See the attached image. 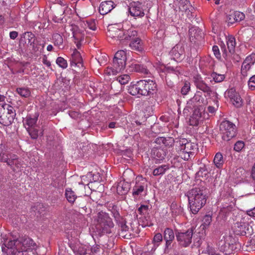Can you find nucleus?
Returning <instances> with one entry per match:
<instances>
[{"mask_svg": "<svg viewBox=\"0 0 255 255\" xmlns=\"http://www.w3.org/2000/svg\"><path fill=\"white\" fill-rule=\"evenodd\" d=\"M98 228L103 234H110L111 229L114 227L112 219L105 214H100L98 216Z\"/></svg>", "mask_w": 255, "mask_h": 255, "instance_id": "0eeeda50", "label": "nucleus"}, {"mask_svg": "<svg viewBox=\"0 0 255 255\" xmlns=\"http://www.w3.org/2000/svg\"><path fill=\"white\" fill-rule=\"evenodd\" d=\"M11 154L6 153L3 149L0 148V161L6 163Z\"/></svg>", "mask_w": 255, "mask_h": 255, "instance_id": "09e8293b", "label": "nucleus"}, {"mask_svg": "<svg viewBox=\"0 0 255 255\" xmlns=\"http://www.w3.org/2000/svg\"><path fill=\"white\" fill-rule=\"evenodd\" d=\"M245 18V15L244 13L236 11L227 15V21L228 25H230L243 20Z\"/></svg>", "mask_w": 255, "mask_h": 255, "instance_id": "f3484780", "label": "nucleus"}, {"mask_svg": "<svg viewBox=\"0 0 255 255\" xmlns=\"http://www.w3.org/2000/svg\"><path fill=\"white\" fill-rule=\"evenodd\" d=\"M203 102L204 98L201 96V92H197L194 96L187 102V108L190 109L202 108L201 104Z\"/></svg>", "mask_w": 255, "mask_h": 255, "instance_id": "4468645a", "label": "nucleus"}, {"mask_svg": "<svg viewBox=\"0 0 255 255\" xmlns=\"http://www.w3.org/2000/svg\"><path fill=\"white\" fill-rule=\"evenodd\" d=\"M174 141L173 138L171 137H168L167 138L164 137H159L155 139V142L157 144H163L166 146H171Z\"/></svg>", "mask_w": 255, "mask_h": 255, "instance_id": "f704fd0d", "label": "nucleus"}, {"mask_svg": "<svg viewBox=\"0 0 255 255\" xmlns=\"http://www.w3.org/2000/svg\"><path fill=\"white\" fill-rule=\"evenodd\" d=\"M6 109L7 110V114L9 115V116L8 117V118H12V123L13 122V120L15 118V117L16 116V114L15 112V111L14 110L13 108L9 105H6Z\"/></svg>", "mask_w": 255, "mask_h": 255, "instance_id": "5fc2aeb1", "label": "nucleus"}, {"mask_svg": "<svg viewBox=\"0 0 255 255\" xmlns=\"http://www.w3.org/2000/svg\"><path fill=\"white\" fill-rule=\"evenodd\" d=\"M33 211L37 212L39 214L42 213L46 209V207L44 206L43 204L41 203H37L36 204L32 207Z\"/></svg>", "mask_w": 255, "mask_h": 255, "instance_id": "8fccbe9b", "label": "nucleus"}, {"mask_svg": "<svg viewBox=\"0 0 255 255\" xmlns=\"http://www.w3.org/2000/svg\"><path fill=\"white\" fill-rule=\"evenodd\" d=\"M56 2L57 3L61 5V7L57 12V14L62 15L64 14L66 9L68 7V6L66 5L67 2L64 0H56Z\"/></svg>", "mask_w": 255, "mask_h": 255, "instance_id": "a18cd8bd", "label": "nucleus"}, {"mask_svg": "<svg viewBox=\"0 0 255 255\" xmlns=\"http://www.w3.org/2000/svg\"><path fill=\"white\" fill-rule=\"evenodd\" d=\"M65 196L69 203L74 204L78 196L71 188H67L65 190Z\"/></svg>", "mask_w": 255, "mask_h": 255, "instance_id": "473e14b6", "label": "nucleus"}, {"mask_svg": "<svg viewBox=\"0 0 255 255\" xmlns=\"http://www.w3.org/2000/svg\"><path fill=\"white\" fill-rule=\"evenodd\" d=\"M214 163L218 168H220L223 165L224 163V159L223 155L221 153L218 152L216 154L214 159Z\"/></svg>", "mask_w": 255, "mask_h": 255, "instance_id": "37998d69", "label": "nucleus"}, {"mask_svg": "<svg viewBox=\"0 0 255 255\" xmlns=\"http://www.w3.org/2000/svg\"><path fill=\"white\" fill-rule=\"evenodd\" d=\"M56 63L57 65H59V67L63 69L66 68L68 66L67 61L61 57H58L57 58Z\"/></svg>", "mask_w": 255, "mask_h": 255, "instance_id": "864d4df0", "label": "nucleus"}, {"mask_svg": "<svg viewBox=\"0 0 255 255\" xmlns=\"http://www.w3.org/2000/svg\"><path fill=\"white\" fill-rule=\"evenodd\" d=\"M52 39L55 45L58 46L62 45L63 39L62 36L60 34L58 33L54 34L52 36Z\"/></svg>", "mask_w": 255, "mask_h": 255, "instance_id": "de8ad7c7", "label": "nucleus"}, {"mask_svg": "<svg viewBox=\"0 0 255 255\" xmlns=\"http://www.w3.org/2000/svg\"><path fill=\"white\" fill-rule=\"evenodd\" d=\"M71 66H77L79 67H83V60L80 52L76 49H74L70 59Z\"/></svg>", "mask_w": 255, "mask_h": 255, "instance_id": "aec40b11", "label": "nucleus"}, {"mask_svg": "<svg viewBox=\"0 0 255 255\" xmlns=\"http://www.w3.org/2000/svg\"><path fill=\"white\" fill-rule=\"evenodd\" d=\"M76 205L79 208L85 210L86 208L87 203V197L84 196H78L76 200L74 202Z\"/></svg>", "mask_w": 255, "mask_h": 255, "instance_id": "4c0bfd02", "label": "nucleus"}, {"mask_svg": "<svg viewBox=\"0 0 255 255\" xmlns=\"http://www.w3.org/2000/svg\"><path fill=\"white\" fill-rule=\"evenodd\" d=\"M12 123V118H8L6 120H4L2 116H0V124L5 126H8Z\"/></svg>", "mask_w": 255, "mask_h": 255, "instance_id": "bf43d9fd", "label": "nucleus"}, {"mask_svg": "<svg viewBox=\"0 0 255 255\" xmlns=\"http://www.w3.org/2000/svg\"><path fill=\"white\" fill-rule=\"evenodd\" d=\"M26 130L28 131L31 138L33 139H37L39 135L42 136L43 134V131H39L37 127H28L26 128Z\"/></svg>", "mask_w": 255, "mask_h": 255, "instance_id": "7c9ffc66", "label": "nucleus"}, {"mask_svg": "<svg viewBox=\"0 0 255 255\" xmlns=\"http://www.w3.org/2000/svg\"><path fill=\"white\" fill-rule=\"evenodd\" d=\"M128 11L130 15L134 17H143L144 15V12L140 2H132L128 6Z\"/></svg>", "mask_w": 255, "mask_h": 255, "instance_id": "ddd939ff", "label": "nucleus"}, {"mask_svg": "<svg viewBox=\"0 0 255 255\" xmlns=\"http://www.w3.org/2000/svg\"><path fill=\"white\" fill-rule=\"evenodd\" d=\"M116 6L112 0L102 1L99 6V11L101 14L105 15L110 12Z\"/></svg>", "mask_w": 255, "mask_h": 255, "instance_id": "a211bd4d", "label": "nucleus"}, {"mask_svg": "<svg viewBox=\"0 0 255 255\" xmlns=\"http://www.w3.org/2000/svg\"><path fill=\"white\" fill-rule=\"evenodd\" d=\"M16 91L20 96L24 98H28L31 95L30 91L28 88H17Z\"/></svg>", "mask_w": 255, "mask_h": 255, "instance_id": "79ce46f5", "label": "nucleus"}, {"mask_svg": "<svg viewBox=\"0 0 255 255\" xmlns=\"http://www.w3.org/2000/svg\"><path fill=\"white\" fill-rule=\"evenodd\" d=\"M167 70L169 72H173L175 73L176 75H178L179 74H180V69L178 67H174L172 66H169L167 68Z\"/></svg>", "mask_w": 255, "mask_h": 255, "instance_id": "774afa93", "label": "nucleus"}, {"mask_svg": "<svg viewBox=\"0 0 255 255\" xmlns=\"http://www.w3.org/2000/svg\"><path fill=\"white\" fill-rule=\"evenodd\" d=\"M137 35L133 39H128L125 41V42H128V41H130L129 43V46L132 50H135L137 52H141L143 49L142 46V44L141 43V40L138 37H136Z\"/></svg>", "mask_w": 255, "mask_h": 255, "instance_id": "5701e85b", "label": "nucleus"}, {"mask_svg": "<svg viewBox=\"0 0 255 255\" xmlns=\"http://www.w3.org/2000/svg\"><path fill=\"white\" fill-rule=\"evenodd\" d=\"M248 86L251 90H255V75L250 78L248 81Z\"/></svg>", "mask_w": 255, "mask_h": 255, "instance_id": "0e129e2a", "label": "nucleus"}, {"mask_svg": "<svg viewBox=\"0 0 255 255\" xmlns=\"http://www.w3.org/2000/svg\"><path fill=\"white\" fill-rule=\"evenodd\" d=\"M208 190L204 185L195 187L187 192L189 205L191 212L196 214L206 204Z\"/></svg>", "mask_w": 255, "mask_h": 255, "instance_id": "f257e3e1", "label": "nucleus"}, {"mask_svg": "<svg viewBox=\"0 0 255 255\" xmlns=\"http://www.w3.org/2000/svg\"><path fill=\"white\" fill-rule=\"evenodd\" d=\"M130 80V77L128 74L121 75L117 78V80L122 85L127 84Z\"/></svg>", "mask_w": 255, "mask_h": 255, "instance_id": "3c124183", "label": "nucleus"}, {"mask_svg": "<svg viewBox=\"0 0 255 255\" xmlns=\"http://www.w3.org/2000/svg\"><path fill=\"white\" fill-rule=\"evenodd\" d=\"M192 115L189 119L190 125L193 126H197L201 121L202 108H194Z\"/></svg>", "mask_w": 255, "mask_h": 255, "instance_id": "412c9836", "label": "nucleus"}, {"mask_svg": "<svg viewBox=\"0 0 255 255\" xmlns=\"http://www.w3.org/2000/svg\"><path fill=\"white\" fill-rule=\"evenodd\" d=\"M230 245V243H226L224 240H221L218 242L219 250L225 255L231 254Z\"/></svg>", "mask_w": 255, "mask_h": 255, "instance_id": "bb28decb", "label": "nucleus"}, {"mask_svg": "<svg viewBox=\"0 0 255 255\" xmlns=\"http://www.w3.org/2000/svg\"><path fill=\"white\" fill-rule=\"evenodd\" d=\"M137 34L136 30L132 28L125 30L118 24L111 25L108 27V36L119 40L122 43H124L128 39H133Z\"/></svg>", "mask_w": 255, "mask_h": 255, "instance_id": "7ed1b4c3", "label": "nucleus"}, {"mask_svg": "<svg viewBox=\"0 0 255 255\" xmlns=\"http://www.w3.org/2000/svg\"><path fill=\"white\" fill-rule=\"evenodd\" d=\"M152 155L153 157L156 159L162 160L166 156V153L162 148H153L152 150Z\"/></svg>", "mask_w": 255, "mask_h": 255, "instance_id": "2f4dec72", "label": "nucleus"}, {"mask_svg": "<svg viewBox=\"0 0 255 255\" xmlns=\"http://www.w3.org/2000/svg\"><path fill=\"white\" fill-rule=\"evenodd\" d=\"M147 187V181L142 177H137L135 185L132 189V195L134 197L141 195L142 193L146 190Z\"/></svg>", "mask_w": 255, "mask_h": 255, "instance_id": "9b49d317", "label": "nucleus"}, {"mask_svg": "<svg viewBox=\"0 0 255 255\" xmlns=\"http://www.w3.org/2000/svg\"><path fill=\"white\" fill-rule=\"evenodd\" d=\"M231 101L234 105L237 108H240L242 105V100L238 94H237L235 98L231 99Z\"/></svg>", "mask_w": 255, "mask_h": 255, "instance_id": "603ef678", "label": "nucleus"}, {"mask_svg": "<svg viewBox=\"0 0 255 255\" xmlns=\"http://www.w3.org/2000/svg\"><path fill=\"white\" fill-rule=\"evenodd\" d=\"M212 50H213V51L214 52V54L215 57L217 59H220L221 58V53L220 52V50H219L218 46L217 45L213 46V48H212Z\"/></svg>", "mask_w": 255, "mask_h": 255, "instance_id": "69168bd1", "label": "nucleus"}, {"mask_svg": "<svg viewBox=\"0 0 255 255\" xmlns=\"http://www.w3.org/2000/svg\"><path fill=\"white\" fill-rule=\"evenodd\" d=\"M20 241L23 248V250L25 251L30 249H35L37 247L36 243L31 238H26Z\"/></svg>", "mask_w": 255, "mask_h": 255, "instance_id": "a878e982", "label": "nucleus"}, {"mask_svg": "<svg viewBox=\"0 0 255 255\" xmlns=\"http://www.w3.org/2000/svg\"><path fill=\"white\" fill-rule=\"evenodd\" d=\"M194 83L197 88L202 91L206 94L207 96H210L212 93L211 88L201 78H197L194 81Z\"/></svg>", "mask_w": 255, "mask_h": 255, "instance_id": "6ab92c4d", "label": "nucleus"}, {"mask_svg": "<svg viewBox=\"0 0 255 255\" xmlns=\"http://www.w3.org/2000/svg\"><path fill=\"white\" fill-rule=\"evenodd\" d=\"M211 77L216 83H220L224 81L225 78L224 74H218L215 72H213L211 74Z\"/></svg>", "mask_w": 255, "mask_h": 255, "instance_id": "49530a36", "label": "nucleus"}, {"mask_svg": "<svg viewBox=\"0 0 255 255\" xmlns=\"http://www.w3.org/2000/svg\"><path fill=\"white\" fill-rule=\"evenodd\" d=\"M226 92L228 96L231 99V100L235 98V96L238 94L234 88H231L228 90Z\"/></svg>", "mask_w": 255, "mask_h": 255, "instance_id": "338daca9", "label": "nucleus"}, {"mask_svg": "<svg viewBox=\"0 0 255 255\" xmlns=\"http://www.w3.org/2000/svg\"><path fill=\"white\" fill-rule=\"evenodd\" d=\"M195 228L192 227L187 231L181 232L175 231V236L179 244L183 247H187L192 242V236Z\"/></svg>", "mask_w": 255, "mask_h": 255, "instance_id": "423d86ee", "label": "nucleus"}, {"mask_svg": "<svg viewBox=\"0 0 255 255\" xmlns=\"http://www.w3.org/2000/svg\"><path fill=\"white\" fill-rule=\"evenodd\" d=\"M177 143H178L180 147L179 149V150L182 152L191 153L192 155H193L194 152L192 150H194V149L196 148V145L194 143L188 141L187 139L185 138L179 140L177 141Z\"/></svg>", "mask_w": 255, "mask_h": 255, "instance_id": "dca6fc26", "label": "nucleus"}, {"mask_svg": "<svg viewBox=\"0 0 255 255\" xmlns=\"http://www.w3.org/2000/svg\"><path fill=\"white\" fill-rule=\"evenodd\" d=\"M190 90V84L189 82H186L184 86L181 89V93L183 95H186Z\"/></svg>", "mask_w": 255, "mask_h": 255, "instance_id": "4d7b16f0", "label": "nucleus"}, {"mask_svg": "<svg viewBox=\"0 0 255 255\" xmlns=\"http://www.w3.org/2000/svg\"><path fill=\"white\" fill-rule=\"evenodd\" d=\"M245 146V143L243 141L238 140L234 145V150L237 152H240Z\"/></svg>", "mask_w": 255, "mask_h": 255, "instance_id": "6e6d98bb", "label": "nucleus"}, {"mask_svg": "<svg viewBox=\"0 0 255 255\" xmlns=\"http://www.w3.org/2000/svg\"><path fill=\"white\" fill-rule=\"evenodd\" d=\"M163 236L160 233L156 234L153 238V242L154 244H157L158 246V244L161 242L163 240Z\"/></svg>", "mask_w": 255, "mask_h": 255, "instance_id": "052dcab7", "label": "nucleus"}, {"mask_svg": "<svg viewBox=\"0 0 255 255\" xmlns=\"http://www.w3.org/2000/svg\"><path fill=\"white\" fill-rule=\"evenodd\" d=\"M86 24L81 22L79 25L72 23L70 25V31L75 40H84L87 32L85 28Z\"/></svg>", "mask_w": 255, "mask_h": 255, "instance_id": "6e6552de", "label": "nucleus"}, {"mask_svg": "<svg viewBox=\"0 0 255 255\" xmlns=\"http://www.w3.org/2000/svg\"><path fill=\"white\" fill-rule=\"evenodd\" d=\"M244 62H245V64L247 63V64L253 65L255 62V55H251L247 57Z\"/></svg>", "mask_w": 255, "mask_h": 255, "instance_id": "e2e57ef3", "label": "nucleus"}, {"mask_svg": "<svg viewBox=\"0 0 255 255\" xmlns=\"http://www.w3.org/2000/svg\"><path fill=\"white\" fill-rule=\"evenodd\" d=\"M157 91V85L153 80H140L135 84L130 85L128 92L132 96H151L156 94Z\"/></svg>", "mask_w": 255, "mask_h": 255, "instance_id": "f03ea898", "label": "nucleus"}, {"mask_svg": "<svg viewBox=\"0 0 255 255\" xmlns=\"http://www.w3.org/2000/svg\"><path fill=\"white\" fill-rule=\"evenodd\" d=\"M129 189L130 185L128 182L120 183L117 187V190L121 195L127 194Z\"/></svg>", "mask_w": 255, "mask_h": 255, "instance_id": "c9c22d12", "label": "nucleus"}, {"mask_svg": "<svg viewBox=\"0 0 255 255\" xmlns=\"http://www.w3.org/2000/svg\"><path fill=\"white\" fill-rule=\"evenodd\" d=\"M172 215L176 216L181 214L183 212V208L180 205H178L176 202H173L170 205Z\"/></svg>", "mask_w": 255, "mask_h": 255, "instance_id": "72a5a7b5", "label": "nucleus"}, {"mask_svg": "<svg viewBox=\"0 0 255 255\" xmlns=\"http://www.w3.org/2000/svg\"><path fill=\"white\" fill-rule=\"evenodd\" d=\"M36 37L31 32H25L20 35L19 41V46L25 48L26 46H31L34 51H35V41Z\"/></svg>", "mask_w": 255, "mask_h": 255, "instance_id": "1a4fd4ad", "label": "nucleus"}, {"mask_svg": "<svg viewBox=\"0 0 255 255\" xmlns=\"http://www.w3.org/2000/svg\"><path fill=\"white\" fill-rule=\"evenodd\" d=\"M175 233L173 230L169 228H166L163 232V239L165 242L164 252L168 253L172 249V243L175 239Z\"/></svg>", "mask_w": 255, "mask_h": 255, "instance_id": "f8f14e48", "label": "nucleus"}, {"mask_svg": "<svg viewBox=\"0 0 255 255\" xmlns=\"http://www.w3.org/2000/svg\"><path fill=\"white\" fill-rule=\"evenodd\" d=\"M236 44L235 38L232 35L229 36L227 38V45L229 53L231 54L234 52Z\"/></svg>", "mask_w": 255, "mask_h": 255, "instance_id": "e433bc0d", "label": "nucleus"}, {"mask_svg": "<svg viewBox=\"0 0 255 255\" xmlns=\"http://www.w3.org/2000/svg\"><path fill=\"white\" fill-rule=\"evenodd\" d=\"M39 114L35 113L34 115H29L26 117L24 125L28 126V127H35V125L37 121Z\"/></svg>", "mask_w": 255, "mask_h": 255, "instance_id": "cd10ccee", "label": "nucleus"}, {"mask_svg": "<svg viewBox=\"0 0 255 255\" xmlns=\"http://www.w3.org/2000/svg\"><path fill=\"white\" fill-rule=\"evenodd\" d=\"M8 166L12 167L13 165H15L16 167L18 168L20 166V164L18 160V157L15 154H12L6 162Z\"/></svg>", "mask_w": 255, "mask_h": 255, "instance_id": "58836bf2", "label": "nucleus"}, {"mask_svg": "<svg viewBox=\"0 0 255 255\" xmlns=\"http://www.w3.org/2000/svg\"><path fill=\"white\" fill-rule=\"evenodd\" d=\"M241 245L239 243L235 242L234 243H232L230 244V248L231 250V254L232 253L233 251L237 252L239 251L241 249Z\"/></svg>", "mask_w": 255, "mask_h": 255, "instance_id": "13d9d810", "label": "nucleus"}, {"mask_svg": "<svg viewBox=\"0 0 255 255\" xmlns=\"http://www.w3.org/2000/svg\"><path fill=\"white\" fill-rule=\"evenodd\" d=\"M21 245V241L16 239L13 240H9L6 244L5 246L7 248L8 251L11 249H15V248H18L19 246Z\"/></svg>", "mask_w": 255, "mask_h": 255, "instance_id": "c03bdc74", "label": "nucleus"}, {"mask_svg": "<svg viewBox=\"0 0 255 255\" xmlns=\"http://www.w3.org/2000/svg\"><path fill=\"white\" fill-rule=\"evenodd\" d=\"M189 34L191 40H194V39L200 40L204 36L202 30L199 27L194 26H192L189 28Z\"/></svg>", "mask_w": 255, "mask_h": 255, "instance_id": "4be33fe9", "label": "nucleus"}, {"mask_svg": "<svg viewBox=\"0 0 255 255\" xmlns=\"http://www.w3.org/2000/svg\"><path fill=\"white\" fill-rule=\"evenodd\" d=\"M169 169V165H162L153 170V174L154 176H159L163 174L165 171Z\"/></svg>", "mask_w": 255, "mask_h": 255, "instance_id": "ea45409f", "label": "nucleus"}, {"mask_svg": "<svg viewBox=\"0 0 255 255\" xmlns=\"http://www.w3.org/2000/svg\"><path fill=\"white\" fill-rule=\"evenodd\" d=\"M128 70L130 72H136L144 74H147L148 70L145 66L143 65L132 63L130 65L128 66Z\"/></svg>", "mask_w": 255, "mask_h": 255, "instance_id": "b1692460", "label": "nucleus"}, {"mask_svg": "<svg viewBox=\"0 0 255 255\" xmlns=\"http://www.w3.org/2000/svg\"><path fill=\"white\" fill-rule=\"evenodd\" d=\"M127 60L126 51L123 50L118 51L113 59V66L118 69L124 70L126 67Z\"/></svg>", "mask_w": 255, "mask_h": 255, "instance_id": "9d476101", "label": "nucleus"}, {"mask_svg": "<svg viewBox=\"0 0 255 255\" xmlns=\"http://www.w3.org/2000/svg\"><path fill=\"white\" fill-rule=\"evenodd\" d=\"M179 7L181 11L187 12L188 16H192V11L194 9V8L190 4L189 0H181Z\"/></svg>", "mask_w": 255, "mask_h": 255, "instance_id": "393cba45", "label": "nucleus"}, {"mask_svg": "<svg viewBox=\"0 0 255 255\" xmlns=\"http://www.w3.org/2000/svg\"><path fill=\"white\" fill-rule=\"evenodd\" d=\"M220 131L222 138L229 141L237 135V129L236 125L229 121H223L220 125Z\"/></svg>", "mask_w": 255, "mask_h": 255, "instance_id": "39448f33", "label": "nucleus"}, {"mask_svg": "<svg viewBox=\"0 0 255 255\" xmlns=\"http://www.w3.org/2000/svg\"><path fill=\"white\" fill-rule=\"evenodd\" d=\"M209 173V171L207 166L203 164L202 166L200 167L199 171L196 173V176L199 177H202L207 178L208 177Z\"/></svg>", "mask_w": 255, "mask_h": 255, "instance_id": "a19ab883", "label": "nucleus"}, {"mask_svg": "<svg viewBox=\"0 0 255 255\" xmlns=\"http://www.w3.org/2000/svg\"><path fill=\"white\" fill-rule=\"evenodd\" d=\"M70 246L75 255H86V249L80 244L74 245L71 243Z\"/></svg>", "mask_w": 255, "mask_h": 255, "instance_id": "c756f323", "label": "nucleus"}, {"mask_svg": "<svg viewBox=\"0 0 255 255\" xmlns=\"http://www.w3.org/2000/svg\"><path fill=\"white\" fill-rule=\"evenodd\" d=\"M172 59L181 60L184 57V48L182 43H178L173 47L169 53Z\"/></svg>", "mask_w": 255, "mask_h": 255, "instance_id": "2eb2a0df", "label": "nucleus"}, {"mask_svg": "<svg viewBox=\"0 0 255 255\" xmlns=\"http://www.w3.org/2000/svg\"><path fill=\"white\" fill-rule=\"evenodd\" d=\"M212 222V216L208 214L204 216L202 220V223L201 225L200 228L201 230L202 234H205V230L208 228L211 224Z\"/></svg>", "mask_w": 255, "mask_h": 255, "instance_id": "c85d7f7f", "label": "nucleus"}, {"mask_svg": "<svg viewBox=\"0 0 255 255\" xmlns=\"http://www.w3.org/2000/svg\"><path fill=\"white\" fill-rule=\"evenodd\" d=\"M117 208V206L113 205L111 211L118 225L119 235L122 238L129 239L134 230L133 224L130 223V227L127 225L126 219L121 216Z\"/></svg>", "mask_w": 255, "mask_h": 255, "instance_id": "20e7f679", "label": "nucleus"}, {"mask_svg": "<svg viewBox=\"0 0 255 255\" xmlns=\"http://www.w3.org/2000/svg\"><path fill=\"white\" fill-rule=\"evenodd\" d=\"M18 248H15V249H11L8 252L9 255H24V250L20 251Z\"/></svg>", "mask_w": 255, "mask_h": 255, "instance_id": "680f3d73", "label": "nucleus"}]
</instances>
